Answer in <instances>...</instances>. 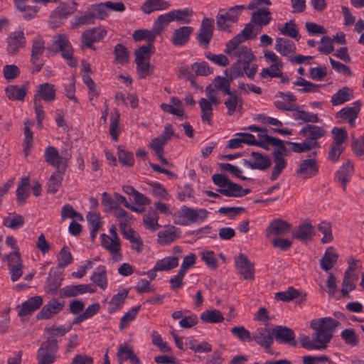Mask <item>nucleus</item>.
Wrapping results in <instances>:
<instances>
[{
    "label": "nucleus",
    "mask_w": 364,
    "mask_h": 364,
    "mask_svg": "<svg viewBox=\"0 0 364 364\" xmlns=\"http://www.w3.org/2000/svg\"><path fill=\"white\" fill-rule=\"evenodd\" d=\"M67 218L76 220L78 221H83L82 215L77 212L70 204H65L61 209V219L65 220Z\"/></svg>",
    "instance_id": "774afa93"
},
{
    "label": "nucleus",
    "mask_w": 364,
    "mask_h": 364,
    "mask_svg": "<svg viewBox=\"0 0 364 364\" xmlns=\"http://www.w3.org/2000/svg\"><path fill=\"white\" fill-rule=\"evenodd\" d=\"M29 177L22 178L16 189V200L18 204L24 203L29 196Z\"/></svg>",
    "instance_id": "a18cd8bd"
},
{
    "label": "nucleus",
    "mask_w": 364,
    "mask_h": 364,
    "mask_svg": "<svg viewBox=\"0 0 364 364\" xmlns=\"http://www.w3.org/2000/svg\"><path fill=\"white\" fill-rule=\"evenodd\" d=\"M6 259L8 262V267L11 274L12 282H16L23 274V264L20 252H11L7 255Z\"/></svg>",
    "instance_id": "f8f14e48"
},
{
    "label": "nucleus",
    "mask_w": 364,
    "mask_h": 364,
    "mask_svg": "<svg viewBox=\"0 0 364 364\" xmlns=\"http://www.w3.org/2000/svg\"><path fill=\"white\" fill-rule=\"evenodd\" d=\"M95 289L90 284L69 285L63 289L65 296H76L87 292L94 293Z\"/></svg>",
    "instance_id": "79ce46f5"
},
{
    "label": "nucleus",
    "mask_w": 364,
    "mask_h": 364,
    "mask_svg": "<svg viewBox=\"0 0 364 364\" xmlns=\"http://www.w3.org/2000/svg\"><path fill=\"white\" fill-rule=\"evenodd\" d=\"M252 340L260 346L269 348L274 343V333L269 328H259L252 333Z\"/></svg>",
    "instance_id": "f3484780"
},
{
    "label": "nucleus",
    "mask_w": 364,
    "mask_h": 364,
    "mask_svg": "<svg viewBox=\"0 0 364 364\" xmlns=\"http://www.w3.org/2000/svg\"><path fill=\"white\" fill-rule=\"evenodd\" d=\"M278 30L281 35L287 36L296 40L300 38L297 26L293 21H289L284 25L279 24L278 26Z\"/></svg>",
    "instance_id": "864d4df0"
},
{
    "label": "nucleus",
    "mask_w": 364,
    "mask_h": 364,
    "mask_svg": "<svg viewBox=\"0 0 364 364\" xmlns=\"http://www.w3.org/2000/svg\"><path fill=\"white\" fill-rule=\"evenodd\" d=\"M43 304V298L41 296H36L29 298L22 303L18 311L20 317H24L31 314Z\"/></svg>",
    "instance_id": "5701e85b"
},
{
    "label": "nucleus",
    "mask_w": 364,
    "mask_h": 364,
    "mask_svg": "<svg viewBox=\"0 0 364 364\" xmlns=\"http://www.w3.org/2000/svg\"><path fill=\"white\" fill-rule=\"evenodd\" d=\"M63 302L58 299H53L46 304L38 314V318H50L60 312L63 307Z\"/></svg>",
    "instance_id": "a878e982"
},
{
    "label": "nucleus",
    "mask_w": 364,
    "mask_h": 364,
    "mask_svg": "<svg viewBox=\"0 0 364 364\" xmlns=\"http://www.w3.org/2000/svg\"><path fill=\"white\" fill-rule=\"evenodd\" d=\"M291 117L297 122H318L319 118L316 114L309 112L304 109L303 106H298L296 104L291 110Z\"/></svg>",
    "instance_id": "412c9836"
},
{
    "label": "nucleus",
    "mask_w": 364,
    "mask_h": 364,
    "mask_svg": "<svg viewBox=\"0 0 364 364\" xmlns=\"http://www.w3.org/2000/svg\"><path fill=\"white\" fill-rule=\"evenodd\" d=\"M102 247L110 254L114 262L122 259L121 241L119 237H109L108 235L102 233L100 235Z\"/></svg>",
    "instance_id": "9b49d317"
},
{
    "label": "nucleus",
    "mask_w": 364,
    "mask_h": 364,
    "mask_svg": "<svg viewBox=\"0 0 364 364\" xmlns=\"http://www.w3.org/2000/svg\"><path fill=\"white\" fill-rule=\"evenodd\" d=\"M64 171L57 170L53 172L48 181V191L50 193H55L61 186Z\"/></svg>",
    "instance_id": "5fc2aeb1"
},
{
    "label": "nucleus",
    "mask_w": 364,
    "mask_h": 364,
    "mask_svg": "<svg viewBox=\"0 0 364 364\" xmlns=\"http://www.w3.org/2000/svg\"><path fill=\"white\" fill-rule=\"evenodd\" d=\"M24 223L23 217L16 213H9L7 217L3 219L4 225L12 230L23 227Z\"/></svg>",
    "instance_id": "4d7b16f0"
},
{
    "label": "nucleus",
    "mask_w": 364,
    "mask_h": 364,
    "mask_svg": "<svg viewBox=\"0 0 364 364\" xmlns=\"http://www.w3.org/2000/svg\"><path fill=\"white\" fill-rule=\"evenodd\" d=\"M227 95L228 97L225 100L224 105L228 109V114L232 115L236 112H240L242 107V99L235 92H231Z\"/></svg>",
    "instance_id": "72a5a7b5"
},
{
    "label": "nucleus",
    "mask_w": 364,
    "mask_h": 364,
    "mask_svg": "<svg viewBox=\"0 0 364 364\" xmlns=\"http://www.w3.org/2000/svg\"><path fill=\"white\" fill-rule=\"evenodd\" d=\"M360 112V102L358 101L354 103L353 107H346L343 108L338 113V117L343 122H347L350 127L355 126V119Z\"/></svg>",
    "instance_id": "393cba45"
},
{
    "label": "nucleus",
    "mask_w": 364,
    "mask_h": 364,
    "mask_svg": "<svg viewBox=\"0 0 364 364\" xmlns=\"http://www.w3.org/2000/svg\"><path fill=\"white\" fill-rule=\"evenodd\" d=\"M213 183L218 187L217 191L228 197H242L250 192L249 188L243 189L241 186L230 181L223 174H214L212 176Z\"/></svg>",
    "instance_id": "20e7f679"
},
{
    "label": "nucleus",
    "mask_w": 364,
    "mask_h": 364,
    "mask_svg": "<svg viewBox=\"0 0 364 364\" xmlns=\"http://www.w3.org/2000/svg\"><path fill=\"white\" fill-rule=\"evenodd\" d=\"M200 318L203 322L208 323H217L224 320L223 314L218 309L205 310L201 313Z\"/></svg>",
    "instance_id": "09e8293b"
},
{
    "label": "nucleus",
    "mask_w": 364,
    "mask_h": 364,
    "mask_svg": "<svg viewBox=\"0 0 364 364\" xmlns=\"http://www.w3.org/2000/svg\"><path fill=\"white\" fill-rule=\"evenodd\" d=\"M306 294L294 289L293 287H289L287 290L283 291L277 292L274 294V299L277 301L284 302H289L294 299H299L300 301L304 300Z\"/></svg>",
    "instance_id": "bb28decb"
},
{
    "label": "nucleus",
    "mask_w": 364,
    "mask_h": 364,
    "mask_svg": "<svg viewBox=\"0 0 364 364\" xmlns=\"http://www.w3.org/2000/svg\"><path fill=\"white\" fill-rule=\"evenodd\" d=\"M71 158L68 150H64L59 154L58 150L53 146H48L45 151V159L49 164L55 166L58 170L65 171L67 163Z\"/></svg>",
    "instance_id": "9d476101"
},
{
    "label": "nucleus",
    "mask_w": 364,
    "mask_h": 364,
    "mask_svg": "<svg viewBox=\"0 0 364 364\" xmlns=\"http://www.w3.org/2000/svg\"><path fill=\"white\" fill-rule=\"evenodd\" d=\"M241 42L230 40L227 43L225 53L237 61L230 67V73L232 77H237L242 73L241 66L248 65L255 58L251 48L241 45Z\"/></svg>",
    "instance_id": "f03ea898"
},
{
    "label": "nucleus",
    "mask_w": 364,
    "mask_h": 364,
    "mask_svg": "<svg viewBox=\"0 0 364 364\" xmlns=\"http://www.w3.org/2000/svg\"><path fill=\"white\" fill-rule=\"evenodd\" d=\"M159 219L158 213L154 209H150L143 215V223L148 230L155 231L160 227Z\"/></svg>",
    "instance_id": "de8ad7c7"
},
{
    "label": "nucleus",
    "mask_w": 364,
    "mask_h": 364,
    "mask_svg": "<svg viewBox=\"0 0 364 364\" xmlns=\"http://www.w3.org/2000/svg\"><path fill=\"white\" fill-rule=\"evenodd\" d=\"M256 36L257 32H254V26L250 21L247 23L245 28L231 40L243 43L246 40L255 38Z\"/></svg>",
    "instance_id": "13d9d810"
},
{
    "label": "nucleus",
    "mask_w": 364,
    "mask_h": 364,
    "mask_svg": "<svg viewBox=\"0 0 364 364\" xmlns=\"http://www.w3.org/2000/svg\"><path fill=\"white\" fill-rule=\"evenodd\" d=\"M193 31V28L191 26H182L176 29L171 39L172 44L175 46H184L188 41Z\"/></svg>",
    "instance_id": "c85d7f7f"
},
{
    "label": "nucleus",
    "mask_w": 364,
    "mask_h": 364,
    "mask_svg": "<svg viewBox=\"0 0 364 364\" xmlns=\"http://www.w3.org/2000/svg\"><path fill=\"white\" fill-rule=\"evenodd\" d=\"M200 109V117L203 122L210 124L213 117V103L205 97H202L198 101Z\"/></svg>",
    "instance_id": "37998d69"
},
{
    "label": "nucleus",
    "mask_w": 364,
    "mask_h": 364,
    "mask_svg": "<svg viewBox=\"0 0 364 364\" xmlns=\"http://www.w3.org/2000/svg\"><path fill=\"white\" fill-rule=\"evenodd\" d=\"M214 28V20L210 18H204L202 21L198 40L200 45L207 47L213 37Z\"/></svg>",
    "instance_id": "6ab92c4d"
},
{
    "label": "nucleus",
    "mask_w": 364,
    "mask_h": 364,
    "mask_svg": "<svg viewBox=\"0 0 364 364\" xmlns=\"http://www.w3.org/2000/svg\"><path fill=\"white\" fill-rule=\"evenodd\" d=\"M107 35V31L101 28H94L87 30L82 34V42L88 48H92V44L102 40Z\"/></svg>",
    "instance_id": "4be33fe9"
},
{
    "label": "nucleus",
    "mask_w": 364,
    "mask_h": 364,
    "mask_svg": "<svg viewBox=\"0 0 364 364\" xmlns=\"http://www.w3.org/2000/svg\"><path fill=\"white\" fill-rule=\"evenodd\" d=\"M338 323L337 320L331 317L312 320L310 322V327L314 332L311 336H301L299 338L301 346L309 350L325 349Z\"/></svg>",
    "instance_id": "f257e3e1"
},
{
    "label": "nucleus",
    "mask_w": 364,
    "mask_h": 364,
    "mask_svg": "<svg viewBox=\"0 0 364 364\" xmlns=\"http://www.w3.org/2000/svg\"><path fill=\"white\" fill-rule=\"evenodd\" d=\"M169 6L167 1L162 0H146L142 6L144 13L149 14L154 11H162Z\"/></svg>",
    "instance_id": "8fccbe9b"
},
{
    "label": "nucleus",
    "mask_w": 364,
    "mask_h": 364,
    "mask_svg": "<svg viewBox=\"0 0 364 364\" xmlns=\"http://www.w3.org/2000/svg\"><path fill=\"white\" fill-rule=\"evenodd\" d=\"M266 150H269L271 146L277 147L281 151L285 150V146L283 141L273 136H268L267 134L262 135L259 140H257L256 144Z\"/></svg>",
    "instance_id": "4c0bfd02"
},
{
    "label": "nucleus",
    "mask_w": 364,
    "mask_h": 364,
    "mask_svg": "<svg viewBox=\"0 0 364 364\" xmlns=\"http://www.w3.org/2000/svg\"><path fill=\"white\" fill-rule=\"evenodd\" d=\"M56 89L54 85L45 82L39 85L34 94L33 100L38 102H52L55 99Z\"/></svg>",
    "instance_id": "aec40b11"
},
{
    "label": "nucleus",
    "mask_w": 364,
    "mask_h": 364,
    "mask_svg": "<svg viewBox=\"0 0 364 364\" xmlns=\"http://www.w3.org/2000/svg\"><path fill=\"white\" fill-rule=\"evenodd\" d=\"M31 43V60L33 64H36L45 51V41L41 36L37 35L33 38Z\"/></svg>",
    "instance_id": "7c9ffc66"
},
{
    "label": "nucleus",
    "mask_w": 364,
    "mask_h": 364,
    "mask_svg": "<svg viewBox=\"0 0 364 364\" xmlns=\"http://www.w3.org/2000/svg\"><path fill=\"white\" fill-rule=\"evenodd\" d=\"M291 225L282 220L275 219L268 225L266 230V236L270 237H277L287 235L290 232Z\"/></svg>",
    "instance_id": "a211bd4d"
},
{
    "label": "nucleus",
    "mask_w": 364,
    "mask_h": 364,
    "mask_svg": "<svg viewBox=\"0 0 364 364\" xmlns=\"http://www.w3.org/2000/svg\"><path fill=\"white\" fill-rule=\"evenodd\" d=\"M100 304L98 303L92 304L89 305L85 310L77 317L74 318V323H80L85 320L92 318L100 310Z\"/></svg>",
    "instance_id": "e2e57ef3"
},
{
    "label": "nucleus",
    "mask_w": 364,
    "mask_h": 364,
    "mask_svg": "<svg viewBox=\"0 0 364 364\" xmlns=\"http://www.w3.org/2000/svg\"><path fill=\"white\" fill-rule=\"evenodd\" d=\"M58 348L55 338H47L37 351L38 364H53L56 360Z\"/></svg>",
    "instance_id": "0eeeda50"
},
{
    "label": "nucleus",
    "mask_w": 364,
    "mask_h": 364,
    "mask_svg": "<svg viewBox=\"0 0 364 364\" xmlns=\"http://www.w3.org/2000/svg\"><path fill=\"white\" fill-rule=\"evenodd\" d=\"M338 257V255L333 247H328L326 250L323 256L321 259V268L325 271L331 269L336 264Z\"/></svg>",
    "instance_id": "c03bdc74"
},
{
    "label": "nucleus",
    "mask_w": 364,
    "mask_h": 364,
    "mask_svg": "<svg viewBox=\"0 0 364 364\" xmlns=\"http://www.w3.org/2000/svg\"><path fill=\"white\" fill-rule=\"evenodd\" d=\"M234 77H232L231 75L230 78H225L221 76H217L214 78L212 83L210 84L212 87L217 90L218 91H221L225 95L230 94V81Z\"/></svg>",
    "instance_id": "603ef678"
},
{
    "label": "nucleus",
    "mask_w": 364,
    "mask_h": 364,
    "mask_svg": "<svg viewBox=\"0 0 364 364\" xmlns=\"http://www.w3.org/2000/svg\"><path fill=\"white\" fill-rule=\"evenodd\" d=\"M264 58L270 65L269 68L262 70L260 73L261 77L265 78L267 77H278L282 76L284 64L279 57L273 51L267 50L264 52Z\"/></svg>",
    "instance_id": "1a4fd4ad"
},
{
    "label": "nucleus",
    "mask_w": 364,
    "mask_h": 364,
    "mask_svg": "<svg viewBox=\"0 0 364 364\" xmlns=\"http://www.w3.org/2000/svg\"><path fill=\"white\" fill-rule=\"evenodd\" d=\"M274 167L271 174V180H276L287 166V161L280 151L274 152Z\"/></svg>",
    "instance_id": "49530a36"
},
{
    "label": "nucleus",
    "mask_w": 364,
    "mask_h": 364,
    "mask_svg": "<svg viewBox=\"0 0 364 364\" xmlns=\"http://www.w3.org/2000/svg\"><path fill=\"white\" fill-rule=\"evenodd\" d=\"M314 235V226L309 223H304L298 227L297 230L293 234V237L300 241L306 242L310 240Z\"/></svg>",
    "instance_id": "58836bf2"
},
{
    "label": "nucleus",
    "mask_w": 364,
    "mask_h": 364,
    "mask_svg": "<svg viewBox=\"0 0 364 364\" xmlns=\"http://www.w3.org/2000/svg\"><path fill=\"white\" fill-rule=\"evenodd\" d=\"M90 280L102 290L106 289L108 281L105 267L103 265L98 266L91 275Z\"/></svg>",
    "instance_id": "f704fd0d"
},
{
    "label": "nucleus",
    "mask_w": 364,
    "mask_h": 364,
    "mask_svg": "<svg viewBox=\"0 0 364 364\" xmlns=\"http://www.w3.org/2000/svg\"><path fill=\"white\" fill-rule=\"evenodd\" d=\"M355 276L350 272H346L343 281L342 283L341 293L343 296H347L349 292L355 288Z\"/></svg>",
    "instance_id": "0e129e2a"
},
{
    "label": "nucleus",
    "mask_w": 364,
    "mask_h": 364,
    "mask_svg": "<svg viewBox=\"0 0 364 364\" xmlns=\"http://www.w3.org/2000/svg\"><path fill=\"white\" fill-rule=\"evenodd\" d=\"M117 358L119 364H122L127 360H129L132 364H141L139 359L134 353L132 348L126 344L119 346Z\"/></svg>",
    "instance_id": "cd10ccee"
},
{
    "label": "nucleus",
    "mask_w": 364,
    "mask_h": 364,
    "mask_svg": "<svg viewBox=\"0 0 364 364\" xmlns=\"http://www.w3.org/2000/svg\"><path fill=\"white\" fill-rule=\"evenodd\" d=\"M161 109L171 114L183 117L185 114L181 100L176 97H172L170 100V104L162 103Z\"/></svg>",
    "instance_id": "2f4dec72"
},
{
    "label": "nucleus",
    "mask_w": 364,
    "mask_h": 364,
    "mask_svg": "<svg viewBox=\"0 0 364 364\" xmlns=\"http://www.w3.org/2000/svg\"><path fill=\"white\" fill-rule=\"evenodd\" d=\"M274 49L283 56H288L296 50L295 43L284 38H277Z\"/></svg>",
    "instance_id": "e433bc0d"
},
{
    "label": "nucleus",
    "mask_w": 364,
    "mask_h": 364,
    "mask_svg": "<svg viewBox=\"0 0 364 364\" xmlns=\"http://www.w3.org/2000/svg\"><path fill=\"white\" fill-rule=\"evenodd\" d=\"M150 186L151 187L150 192L155 198L166 201L171 199V196L167 190L159 183H150Z\"/></svg>",
    "instance_id": "338daca9"
},
{
    "label": "nucleus",
    "mask_w": 364,
    "mask_h": 364,
    "mask_svg": "<svg viewBox=\"0 0 364 364\" xmlns=\"http://www.w3.org/2000/svg\"><path fill=\"white\" fill-rule=\"evenodd\" d=\"M58 266L60 268L65 267L72 263L73 258L68 247L64 246L57 255Z\"/></svg>",
    "instance_id": "69168bd1"
},
{
    "label": "nucleus",
    "mask_w": 364,
    "mask_h": 364,
    "mask_svg": "<svg viewBox=\"0 0 364 364\" xmlns=\"http://www.w3.org/2000/svg\"><path fill=\"white\" fill-rule=\"evenodd\" d=\"M7 51L10 55H14L19 51L21 48L26 46V38L22 31H14L8 36L6 38Z\"/></svg>",
    "instance_id": "dca6fc26"
},
{
    "label": "nucleus",
    "mask_w": 364,
    "mask_h": 364,
    "mask_svg": "<svg viewBox=\"0 0 364 364\" xmlns=\"http://www.w3.org/2000/svg\"><path fill=\"white\" fill-rule=\"evenodd\" d=\"M273 333L276 341L279 343L295 344V336L290 328L279 326L274 328Z\"/></svg>",
    "instance_id": "c756f323"
},
{
    "label": "nucleus",
    "mask_w": 364,
    "mask_h": 364,
    "mask_svg": "<svg viewBox=\"0 0 364 364\" xmlns=\"http://www.w3.org/2000/svg\"><path fill=\"white\" fill-rule=\"evenodd\" d=\"M179 256H167L156 262V269L159 272H169L177 267L179 264Z\"/></svg>",
    "instance_id": "ea45409f"
},
{
    "label": "nucleus",
    "mask_w": 364,
    "mask_h": 364,
    "mask_svg": "<svg viewBox=\"0 0 364 364\" xmlns=\"http://www.w3.org/2000/svg\"><path fill=\"white\" fill-rule=\"evenodd\" d=\"M5 91L6 96L12 100H23L26 94L24 86L9 85Z\"/></svg>",
    "instance_id": "bf43d9fd"
},
{
    "label": "nucleus",
    "mask_w": 364,
    "mask_h": 364,
    "mask_svg": "<svg viewBox=\"0 0 364 364\" xmlns=\"http://www.w3.org/2000/svg\"><path fill=\"white\" fill-rule=\"evenodd\" d=\"M77 9V4L72 0L61 3L51 14V19L58 18L60 20L67 18Z\"/></svg>",
    "instance_id": "b1692460"
},
{
    "label": "nucleus",
    "mask_w": 364,
    "mask_h": 364,
    "mask_svg": "<svg viewBox=\"0 0 364 364\" xmlns=\"http://www.w3.org/2000/svg\"><path fill=\"white\" fill-rule=\"evenodd\" d=\"M181 232L174 225L165 226L157 234V242L161 246L168 245L180 238Z\"/></svg>",
    "instance_id": "ddd939ff"
},
{
    "label": "nucleus",
    "mask_w": 364,
    "mask_h": 364,
    "mask_svg": "<svg viewBox=\"0 0 364 364\" xmlns=\"http://www.w3.org/2000/svg\"><path fill=\"white\" fill-rule=\"evenodd\" d=\"M270 4L269 0H252L246 7L247 9L255 10L251 15V23L259 27L267 26L272 20V15L269 9L263 7V5Z\"/></svg>",
    "instance_id": "39448f33"
},
{
    "label": "nucleus",
    "mask_w": 364,
    "mask_h": 364,
    "mask_svg": "<svg viewBox=\"0 0 364 364\" xmlns=\"http://www.w3.org/2000/svg\"><path fill=\"white\" fill-rule=\"evenodd\" d=\"M245 9L244 5H237L228 10H220L216 16L218 28L220 31H230V27L238 21Z\"/></svg>",
    "instance_id": "423d86ee"
},
{
    "label": "nucleus",
    "mask_w": 364,
    "mask_h": 364,
    "mask_svg": "<svg viewBox=\"0 0 364 364\" xmlns=\"http://www.w3.org/2000/svg\"><path fill=\"white\" fill-rule=\"evenodd\" d=\"M353 166L349 161H346L340 169L336 172V178L341 183L343 188L350 181L351 176L353 174Z\"/></svg>",
    "instance_id": "a19ab883"
},
{
    "label": "nucleus",
    "mask_w": 364,
    "mask_h": 364,
    "mask_svg": "<svg viewBox=\"0 0 364 364\" xmlns=\"http://www.w3.org/2000/svg\"><path fill=\"white\" fill-rule=\"evenodd\" d=\"M128 291L125 289L119 291L117 294H114L107 304V311L109 314H114L119 311L124 304L126 298L127 297Z\"/></svg>",
    "instance_id": "473e14b6"
},
{
    "label": "nucleus",
    "mask_w": 364,
    "mask_h": 364,
    "mask_svg": "<svg viewBox=\"0 0 364 364\" xmlns=\"http://www.w3.org/2000/svg\"><path fill=\"white\" fill-rule=\"evenodd\" d=\"M208 214L205 209H193L183 205L173 215V220L176 225L186 226L205 221Z\"/></svg>",
    "instance_id": "7ed1b4c3"
},
{
    "label": "nucleus",
    "mask_w": 364,
    "mask_h": 364,
    "mask_svg": "<svg viewBox=\"0 0 364 364\" xmlns=\"http://www.w3.org/2000/svg\"><path fill=\"white\" fill-rule=\"evenodd\" d=\"M53 43L62 53L63 58L67 64L75 68L77 65V60L74 57L73 48L65 34L58 33L53 37Z\"/></svg>",
    "instance_id": "6e6552de"
},
{
    "label": "nucleus",
    "mask_w": 364,
    "mask_h": 364,
    "mask_svg": "<svg viewBox=\"0 0 364 364\" xmlns=\"http://www.w3.org/2000/svg\"><path fill=\"white\" fill-rule=\"evenodd\" d=\"M325 130L316 125H306L301 131L300 134L306 138V140L316 141L317 139L325 135Z\"/></svg>",
    "instance_id": "c9c22d12"
},
{
    "label": "nucleus",
    "mask_w": 364,
    "mask_h": 364,
    "mask_svg": "<svg viewBox=\"0 0 364 364\" xmlns=\"http://www.w3.org/2000/svg\"><path fill=\"white\" fill-rule=\"evenodd\" d=\"M352 98V92L348 87H343L336 92L331 97V102L333 105H340Z\"/></svg>",
    "instance_id": "680f3d73"
},
{
    "label": "nucleus",
    "mask_w": 364,
    "mask_h": 364,
    "mask_svg": "<svg viewBox=\"0 0 364 364\" xmlns=\"http://www.w3.org/2000/svg\"><path fill=\"white\" fill-rule=\"evenodd\" d=\"M317 171L316 161L314 159H306L300 165L297 173L304 178H309Z\"/></svg>",
    "instance_id": "3c124183"
},
{
    "label": "nucleus",
    "mask_w": 364,
    "mask_h": 364,
    "mask_svg": "<svg viewBox=\"0 0 364 364\" xmlns=\"http://www.w3.org/2000/svg\"><path fill=\"white\" fill-rule=\"evenodd\" d=\"M16 9L22 14L25 19H31L35 16L37 10L33 6L26 5L28 0H14Z\"/></svg>",
    "instance_id": "6e6d98bb"
},
{
    "label": "nucleus",
    "mask_w": 364,
    "mask_h": 364,
    "mask_svg": "<svg viewBox=\"0 0 364 364\" xmlns=\"http://www.w3.org/2000/svg\"><path fill=\"white\" fill-rule=\"evenodd\" d=\"M243 164L251 169L264 170L270 166L271 160L267 155L252 152L249 159L243 160Z\"/></svg>",
    "instance_id": "2eb2a0df"
},
{
    "label": "nucleus",
    "mask_w": 364,
    "mask_h": 364,
    "mask_svg": "<svg viewBox=\"0 0 364 364\" xmlns=\"http://www.w3.org/2000/svg\"><path fill=\"white\" fill-rule=\"evenodd\" d=\"M235 268L244 279L252 280L255 277L254 264L246 256L241 254L235 262Z\"/></svg>",
    "instance_id": "4468645a"
},
{
    "label": "nucleus",
    "mask_w": 364,
    "mask_h": 364,
    "mask_svg": "<svg viewBox=\"0 0 364 364\" xmlns=\"http://www.w3.org/2000/svg\"><path fill=\"white\" fill-rule=\"evenodd\" d=\"M193 14V11L189 9L171 11L173 21H176L184 24H188L191 22Z\"/></svg>",
    "instance_id": "052dcab7"
}]
</instances>
